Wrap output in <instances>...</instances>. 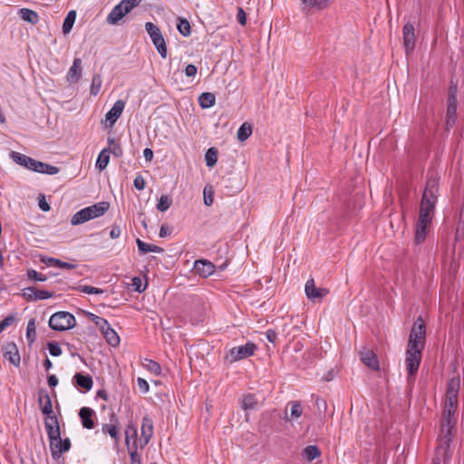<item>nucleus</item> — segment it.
<instances>
[{"label": "nucleus", "instance_id": "1", "mask_svg": "<svg viewBox=\"0 0 464 464\" xmlns=\"http://www.w3.org/2000/svg\"><path fill=\"white\" fill-rule=\"evenodd\" d=\"M458 406V400L446 399L440 433L439 435V454H443L444 458L450 455V445L453 437V429L455 426L454 414Z\"/></svg>", "mask_w": 464, "mask_h": 464}, {"label": "nucleus", "instance_id": "2", "mask_svg": "<svg viewBox=\"0 0 464 464\" xmlns=\"http://www.w3.org/2000/svg\"><path fill=\"white\" fill-rule=\"evenodd\" d=\"M438 195L439 179L437 178H430L426 182L418 217L428 218V220L432 221Z\"/></svg>", "mask_w": 464, "mask_h": 464}, {"label": "nucleus", "instance_id": "3", "mask_svg": "<svg viewBox=\"0 0 464 464\" xmlns=\"http://www.w3.org/2000/svg\"><path fill=\"white\" fill-rule=\"evenodd\" d=\"M110 208V203L107 201H101L92 206L82 208L72 215L71 224L78 226L92 219L103 216Z\"/></svg>", "mask_w": 464, "mask_h": 464}, {"label": "nucleus", "instance_id": "4", "mask_svg": "<svg viewBox=\"0 0 464 464\" xmlns=\"http://www.w3.org/2000/svg\"><path fill=\"white\" fill-rule=\"evenodd\" d=\"M426 342V324L424 321L415 323L411 330L408 347L411 350L423 351Z\"/></svg>", "mask_w": 464, "mask_h": 464}, {"label": "nucleus", "instance_id": "5", "mask_svg": "<svg viewBox=\"0 0 464 464\" xmlns=\"http://www.w3.org/2000/svg\"><path fill=\"white\" fill-rule=\"evenodd\" d=\"M145 29L149 34L154 46L156 47L158 53L162 58H166L168 54V50L166 46L165 39L161 34L160 29L155 25L151 22H147L145 24Z\"/></svg>", "mask_w": 464, "mask_h": 464}, {"label": "nucleus", "instance_id": "6", "mask_svg": "<svg viewBox=\"0 0 464 464\" xmlns=\"http://www.w3.org/2000/svg\"><path fill=\"white\" fill-rule=\"evenodd\" d=\"M45 430L50 442V450L53 454V447L63 448V440L61 439V431L58 420H49L45 423Z\"/></svg>", "mask_w": 464, "mask_h": 464}, {"label": "nucleus", "instance_id": "7", "mask_svg": "<svg viewBox=\"0 0 464 464\" xmlns=\"http://www.w3.org/2000/svg\"><path fill=\"white\" fill-rule=\"evenodd\" d=\"M38 402L42 413L46 416L44 420V424L50 419L58 420L57 417L53 414L51 397L45 390L39 391Z\"/></svg>", "mask_w": 464, "mask_h": 464}, {"label": "nucleus", "instance_id": "8", "mask_svg": "<svg viewBox=\"0 0 464 464\" xmlns=\"http://www.w3.org/2000/svg\"><path fill=\"white\" fill-rule=\"evenodd\" d=\"M256 350L254 343L248 342L244 345L233 347L230 350L231 362H237L252 356Z\"/></svg>", "mask_w": 464, "mask_h": 464}, {"label": "nucleus", "instance_id": "9", "mask_svg": "<svg viewBox=\"0 0 464 464\" xmlns=\"http://www.w3.org/2000/svg\"><path fill=\"white\" fill-rule=\"evenodd\" d=\"M96 324L99 325L101 333L105 338L106 342L112 347H117L120 345V336L118 333L110 326L108 321H96Z\"/></svg>", "mask_w": 464, "mask_h": 464}, {"label": "nucleus", "instance_id": "10", "mask_svg": "<svg viewBox=\"0 0 464 464\" xmlns=\"http://www.w3.org/2000/svg\"><path fill=\"white\" fill-rule=\"evenodd\" d=\"M421 353L422 351L420 350H411L407 348L405 362L407 372L410 375H413L417 372L421 360Z\"/></svg>", "mask_w": 464, "mask_h": 464}, {"label": "nucleus", "instance_id": "11", "mask_svg": "<svg viewBox=\"0 0 464 464\" xmlns=\"http://www.w3.org/2000/svg\"><path fill=\"white\" fill-rule=\"evenodd\" d=\"M140 431L141 435L139 440V445L140 449H143L148 445L153 435V421L148 416H145L142 419Z\"/></svg>", "mask_w": 464, "mask_h": 464}, {"label": "nucleus", "instance_id": "12", "mask_svg": "<svg viewBox=\"0 0 464 464\" xmlns=\"http://www.w3.org/2000/svg\"><path fill=\"white\" fill-rule=\"evenodd\" d=\"M431 222L432 221L428 220V218L418 217L414 237V240L417 244H420L426 239Z\"/></svg>", "mask_w": 464, "mask_h": 464}, {"label": "nucleus", "instance_id": "13", "mask_svg": "<svg viewBox=\"0 0 464 464\" xmlns=\"http://www.w3.org/2000/svg\"><path fill=\"white\" fill-rule=\"evenodd\" d=\"M402 35H403V45L406 52V54H409L411 53L415 47V33H414V26L411 23H407L403 26L402 30Z\"/></svg>", "mask_w": 464, "mask_h": 464}, {"label": "nucleus", "instance_id": "14", "mask_svg": "<svg viewBox=\"0 0 464 464\" xmlns=\"http://www.w3.org/2000/svg\"><path fill=\"white\" fill-rule=\"evenodd\" d=\"M287 408L290 409V412L288 413L287 409L285 411L284 420L285 422H294L303 415V406L298 401H289Z\"/></svg>", "mask_w": 464, "mask_h": 464}, {"label": "nucleus", "instance_id": "15", "mask_svg": "<svg viewBox=\"0 0 464 464\" xmlns=\"http://www.w3.org/2000/svg\"><path fill=\"white\" fill-rule=\"evenodd\" d=\"M305 295L308 299H321L328 295L326 288L316 287L314 279H309L304 287Z\"/></svg>", "mask_w": 464, "mask_h": 464}, {"label": "nucleus", "instance_id": "16", "mask_svg": "<svg viewBox=\"0 0 464 464\" xmlns=\"http://www.w3.org/2000/svg\"><path fill=\"white\" fill-rule=\"evenodd\" d=\"M125 108V102L122 100H118L111 110L105 115V121L109 123L110 127H112L121 115L123 112Z\"/></svg>", "mask_w": 464, "mask_h": 464}, {"label": "nucleus", "instance_id": "17", "mask_svg": "<svg viewBox=\"0 0 464 464\" xmlns=\"http://www.w3.org/2000/svg\"><path fill=\"white\" fill-rule=\"evenodd\" d=\"M10 156H11V159L15 163H17L30 170L36 171L37 167H38L37 163H39L38 160H34L26 155H24V154L16 152V151H12Z\"/></svg>", "mask_w": 464, "mask_h": 464}, {"label": "nucleus", "instance_id": "18", "mask_svg": "<svg viewBox=\"0 0 464 464\" xmlns=\"http://www.w3.org/2000/svg\"><path fill=\"white\" fill-rule=\"evenodd\" d=\"M4 358L13 365H20L21 357L16 344L13 342L7 343L4 347Z\"/></svg>", "mask_w": 464, "mask_h": 464}, {"label": "nucleus", "instance_id": "19", "mask_svg": "<svg viewBox=\"0 0 464 464\" xmlns=\"http://www.w3.org/2000/svg\"><path fill=\"white\" fill-rule=\"evenodd\" d=\"M193 269L201 277H208L214 274L215 266L210 261L200 259L194 262Z\"/></svg>", "mask_w": 464, "mask_h": 464}, {"label": "nucleus", "instance_id": "20", "mask_svg": "<svg viewBox=\"0 0 464 464\" xmlns=\"http://www.w3.org/2000/svg\"><path fill=\"white\" fill-rule=\"evenodd\" d=\"M82 60L80 58H74L66 75L67 82L70 83L79 82L82 77Z\"/></svg>", "mask_w": 464, "mask_h": 464}, {"label": "nucleus", "instance_id": "21", "mask_svg": "<svg viewBox=\"0 0 464 464\" xmlns=\"http://www.w3.org/2000/svg\"><path fill=\"white\" fill-rule=\"evenodd\" d=\"M457 113V98H456V90L450 91L448 101V108H447V125L452 126L455 122Z\"/></svg>", "mask_w": 464, "mask_h": 464}, {"label": "nucleus", "instance_id": "22", "mask_svg": "<svg viewBox=\"0 0 464 464\" xmlns=\"http://www.w3.org/2000/svg\"><path fill=\"white\" fill-rule=\"evenodd\" d=\"M95 416V411L89 407H82L79 411V417L82 421V425L83 428L92 430L94 428L93 417Z\"/></svg>", "mask_w": 464, "mask_h": 464}, {"label": "nucleus", "instance_id": "23", "mask_svg": "<svg viewBox=\"0 0 464 464\" xmlns=\"http://www.w3.org/2000/svg\"><path fill=\"white\" fill-rule=\"evenodd\" d=\"M361 361L372 370L379 369L378 360L372 350L364 349L360 353Z\"/></svg>", "mask_w": 464, "mask_h": 464}, {"label": "nucleus", "instance_id": "24", "mask_svg": "<svg viewBox=\"0 0 464 464\" xmlns=\"http://www.w3.org/2000/svg\"><path fill=\"white\" fill-rule=\"evenodd\" d=\"M334 0H302L304 9L324 10L328 8Z\"/></svg>", "mask_w": 464, "mask_h": 464}, {"label": "nucleus", "instance_id": "25", "mask_svg": "<svg viewBox=\"0 0 464 464\" xmlns=\"http://www.w3.org/2000/svg\"><path fill=\"white\" fill-rule=\"evenodd\" d=\"M24 295L32 300H44L52 296L48 291L38 290L35 287L25 288Z\"/></svg>", "mask_w": 464, "mask_h": 464}, {"label": "nucleus", "instance_id": "26", "mask_svg": "<svg viewBox=\"0 0 464 464\" xmlns=\"http://www.w3.org/2000/svg\"><path fill=\"white\" fill-rule=\"evenodd\" d=\"M123 7L119 3L116 5L107 16V23L109 24H116L119 21L123 18L127 14L123 11Z\"/></svg>", "mask_w": 464, "mask_h": 464}, {"label": "nucleus", "instance_id": "27", "mask_svg": "<svg viewBox=\"0 0 464 464\" xmlns=\"http://www.w3.org/2000/svg\"><path fill=\"white\" fill-rule=\"evenodd\" d=\"M73 379L75 380L76 384L85 392H89L92 388L93 381L90 375L76 373L73 376Z\"/></svg>", "mask_w": 464, "mask_h": 464}, {"label": "nucleus", "instance_id": "28", "mask_svg": "<svg viewBox=\"0 0 464 464\" xmlns=\"http://www.w3.org/2000/svg\"><path fill=\"white\" fill-rule=\"evenodd\" d=\"M41 261L49 266H56L64 269H73L75 267L73 264L63 262L54 257H42Z\"/></svg>", "mask_w": 464, "mask_h": 464}, {"label": "nucleus", "instance_id": "29", "mask_svg": "<svg viewBox=\"0 0 464 464\" xmlns=\"http://www.w3.org/2000/svg\"><path fill=\"white\" fill-rule=\"evenodd\" d=\"M459 385V379L452 378L448 383L446 399L458 400Z\"/></svg>", "mask_w": 464, "mask_h": 464}, {"label": "nucleus", "instance_id": "30", "mask_svg": "<svg viewBox=\"0 0 464 464\" xmlns=\"http://www.w3.org/2000/svg\"><path fill=\"white\" fill-rule=\"evenodd\" d=\"M130 440H133V445L131 447H135L137 445V449L140 447L139 440H137V428L133 423H129L125 430V441L129 446Z\"/></svg>", "mask_w": 464, "mask_h": 464}, {"label": "nucleus", "instance_id": "31", "mask_svg": "<svg viewBox=\"0 0 464 464\" xmlns=\"http://www.w3.org/2000/svg\"><path fill=\"white\" fill-rule=\"evenodd\" d=\"M49 326L55 331H65L73 328L76 321H48Z\"/></svg>", "mask_w": 464, "mask_h": 464}, {"label": "nucleus", "instance_id": "32", "mask_svg": "<svg viewBox=\"0 0 464 464\" xmlns=\"http://www.w3.org/2000/svg\"><path fill=\"white\" fill-rule=\"evenodd\" d=\"M216 97L211 92H203L198 97V103L201 108L208 109L215 105Z\"/></svg>", "mask_w": 464, "mask_h": 464}, {"label": "nucleus", "instance_id": "33", "mask_svg": "<svg viewBox=\"0 0 464 464\" xmlns=\"http://www.w3.org/2000/svg\"><path fill=\"white\" fill-rule=\"evenodd\" d=\"M19 14L24 21L28 22L32 24H35L39 20L37 13L28 8L20 9Z\"/></svg>", "mask_w": 464, "mask_h": 464}, {"label": "nucleus", "instance_id": "34", "mask_svg": "<svg viewBox=\"0 0 464 464\" xmlns=\"http://www.w3.org/2000/svg\"><path fill=\"white\" fill-rule=\"evenodd\" d=\"M110 161V154L109 150L103 149L98 155V158L96 160V168L99 170H103L107 168Z\"/></svg>", "mask_w": 464, "mask_h": 464}, {"label": "nucleus", "instance_id": "35", "mask_svg": "<svg viewBox=\"0 0 464 464\" xmlns=\"http://www.w3.org/2000/svg\"><path fill=\"white\" fill-rule=\"evenodd\" d=\"M136 243H137V246H138V249L142 254H146V253H150V252H153V253H160V252H162V248L161 247H160L158 246H155V245L147 244V243L141 241L139 238L136 240Z\"/></svg>", "mask_w": 464, "mask_h": 464}, {"label": "nucleus", "instance_id": "36", "mask_svg": "<svg viewBox=\"0 0 464 464\" xmlns=\"http://www.w3.org/2000/svg\"><path fill=\"white\" fill-rule=\"evenodd\" d=\"M142 366L156 376H159L161 373L160 365L153 360L147 358L144 359V361L142 362Z\"/></svg>", "mask_w": 464, "mask_h": 464}, {"label": "nucleus", "instance_id": "37", "mask_svg": "<svg viewBox=\"0 0 464 464\" xmlns=\"http://www.w3.org/2000/svg\"><path fill=\"white\" fill-rule=\"evenodd\" d=\"M102 430L104 434L110 435L116 443H118L120 436H119V429L114 423L104 424L102 428Z\"/></svg>", "mask_w": 464, "mask_h": 464}, {"label": "nucleus", "instance_id": "38", "mask_svg": "<svg viewBox=\"0 0 464 464\" xmlns=\"http://www.w3.org/2000/svg\"><path fill=\"white\" fill-rule=\"evenodd\" d=\"M303 455L306 460L312 461L321 455V451L317 446L310 445L304 448Z\"/></svg>", "mask_w": 464, "mask_h": 464}, {"label": "nucleus", "instance_id": "39", "mask_svg": "<svg viewBox=\"0 0 464 464\" xmlns=\"http://www.w3.org/2000/svg\"><path fill=\"white\" fill-rule=\"evenodd\" d=\"M76 19V13L75 11H70L66 17L63 20V34H69L73 26V24Z\"/></svg>", "mask_w": 464, "mask_h": 464}, {"label": "nucleus", "instance_id": "40", "mask_svg": "<svg viewBox=\"0 0 464 464\" xmlns=\"http://www.w3.org/2000/svg\"><path fill=\"white\" fill-rule=\"evenodd\" d=\"M257 401L253 394H246L241 401V407L244 411L254 410L256 408Z\"/></svg>", "mask_w": 464, "mask_h": 464}, {"label": "nucleus", "instance_id": "41", "mask_svg": "<svg viewBox=\"0 0 464 464\" xmlns=\"http://www.w3.org/2000/svg\"><path fill=\"white\" fill-rule=\"evenodd\" d=\"M251 134H252V126L247 122H244L237 130V139L240 141H244V140H247Z\"/></svg>", "mask_w": 464, "mask_h": 464}, {"label": "nucleus", "instance_id": "42", "mask_svg": "<svg viewBox=\"0 0 464 464\" xmlns=\"http://www.w3.org/2000/svg\"><path fill=\"white\" fill-rule=\"evenodd\" d=\"M36 172L44 173L49 175H55L59 172V169L55 166L49 165L39 161Z\"/></svg>", "mask_w": 464, "mask_h": 464}, {"label": "nucleus", "instance_id": "43", "mask_svg": "<svg viewBox=\"0 0 464 464\" xmlns=\"http://www.w3.org/2000/svg\"><path fill=\"white\" fill-rule=\"evenodd\" d=\"M71 448V441L68 438L63 440V448H57V445L53 447V458L59 459L63 452H66Z\"/></svg>", "mask_w": 464, "mask_h": 464}, {"label": "nucleus", "instance_id": "44", "mask_svg": "<svg viewBox=\"0 0 464 464\" xmlns=\"http://www.w3.org/2000/svg\"><path fill=\"white\" fill-rule=\"evenodd\" d=\"M71 448V441L68 438L63 440V448H57V445L53 447V458L59 459L63 452H66Z\"/></svg>", "mask_w": 464, "mask_h": 464}, {"label": "nucleus", "instance_id": "45", "mask_svg": "<svg viewBox=\"0 0 464 464\" xmlns=\"http://www.w3.org/2000/svg\"><path fill=\"white\" fill-rule=\"evenodd\" d=\"M177 29L183 36H188L191 34V27L187 19L179 18Z\"/></svg>", "mask_w": 464, "mask_h": 464}, {"label": "nucleus", "instance_id": "46", "mask_svg": "<svg viewBox=\"0 0 464 464\" xmlns=\"http://www.w3.org/2000/svg\"><path fill=\"white\" fill-rule=\"evenodd\" d=\"M205 160L208 167H213L218 161V150L215 148H209L205 154Z\"/></svg>", "mask_w": 464, "mask_h": 464}, {"label": "nucleus", "instance_id": "47", "mask_svg": "<svg viewBox=\"0 0 464 464\" xmlns=\"http://www.w3.org/2000/svg\"><path fill=\"white\" fill-rule=\"evenodd\" d=\"M171 198L168 195H162L157 204V209L160 212H165L171 206Z\"/></svg>", "mask_w": 464, "mask_h": 464}, {"label": "nucleus", "instance_id": "48", "mask_svg": "<svg viewBox=\"0 0 464 464\" xmlns=\"http://www.w3.org/2000/svg\"><path fill=\"white\" fill-rule=\"evenodd\" d=\"M142 0H121L120 3L123 7V11L128 14L130 13L135 7L140 5Z\"/></svg>", "mask_w": 464, "mask_h": 464}, {"label": "nucleus", "instance_id": "49", "mask_svg": "<svg viewBox=\"0 0 464 464\" xmlns=\"http://www.w3.org/2000/svg\"><path fill=\"white\" fill-rule=\"evenodd\" d=\"M102 80L101 75L94 74L92 77V84H91V88H90L92 94L97 95L99 93L101 87H102Z\"/></svg>", "mask_w": 464, "mask_h": 464}, {"label": "nucleus", "instance_id": "50", "mask_svg": "<svg viewBox=\"0 0 464 464\" xmlns=\"http://www.w3.org/2000/svg\"><path fill=\"white\" fill-rule=\"evenodd\" d=\"M452 453H453V448L451 445H450V455L448 458H444L442 453L439 454V446H438L436 449V456L433 459L432 464H441V462H443L445 464V463L449 462L450 459H451Z\"/></svg>", "mask_w": 464, "mask_h": 464}, {"label": "nucleus", "instance_id": "51", "mask_svg": "<svg viewBox=\"0 0 464 464\" xmlns=\"http://www.w3.org/2000/svg\"><path fill=\"white\" fill-rule=\"evenodd\" d=\"M36 333H35V325L34 321H29L26 329V337L30 343H34L35 340Z\"/></svg>", "mask_w": 464, "mask_h": 464}, {"label": "nucleus", "instance_id": "52", "mask_svg": "<svg viewBox=\"0 0 464 464\" xmlns=\"http://www.w3.org/2000/svg\"><path fill=\"white\" fill-rule=\"evenodd\" d=\"M130 464H141L140 455L138 453L137 445L129 447Z\"/></svg>", "mask_w": 464, "mask_h": 464}, {"label": "nucleus", "instance_id": "53", "mask_svg": "<svg viewBox=\"0 0 464 464\" xmlns=\"http://www.w3.org/2000/svg\"><path fill=\"white\" fill-rule=\"evenodd\" d=\"M47 346L52 356H60L63 353L62 348L57 343H49Z\"/></svg>", "mask_w": 464, "mask_h": 464}, {"label": "nucleus", "instance_id": "54", "mask_svg": "<svg viewBox=\"0 0 464 464\" xmlns=\"http://www.w3.org/2000/svg\"><path fill=\"white\" fill-rule=\"evenodd\" d=\"M50 319H75L74 315L68 312H57L50 316Z\"/></svg>", "mask_w": 464, "mask_h": 464}, {"label": "nucleus", "instance_id": "55", "mask_svg": "<svg viewBox=\"0 0 464 464\" xmlns=\"http://www.w3.org/2000/svg\"><path fill=\"white\" fill-rule=\"evenodd\" d=\"M28 276L30 279H34L35 281L44 282L47 278L44 275L38 273L35 270L28 271Z\"/></svg>", "mask_w": 464, "mask_h": 464}, {"label": "nucleus", "instance_id": "56", "mask_svg": "<svg viewBox=\"0 0 464 464\" xmlns=\"http://www.w3.org/2000/svg\"><path fill=\"white\" fill-rule=\"evenodd\" d=\"M81 291L84 294L92 295V294H102L103 291L102 289L90 286V285H82L81 286Z\"/></svg>", "mask_w": 464, "mask_h": 464}, {"label": "nucleus", "instance_id": "57", "mask_svg": "<svg viewBox=\"0 0 464 464\" xmlns=\"http://www.w3.org/2000/svg\"><path fill=\"white\" fill-rule=\"evenodd\" d=\"M137 385L139 387V389L143 392V393H146L149 392V389H150V385L149 383L147 382L146 380L139 377L137 379Z\"/></svg>", "mask_w": 464, "mask_h": 464}, {"label": "nucleus", "instance_id": "58", "mask_svg": "<svg viewBox=\"0 0 464 464\" xmlns=\"http://www.w3.org/2000/svg\"><path fill=\"white\" fill-rule=\"evenodd\" d=\"M133 185L136 189L142 190L145 188V180L141 176H137L133 180Z\"/></svg>", "mask_w": 464, "mask_h": 464}, {"label": "nucleus", "instance_id": "59", "mask_svg": "<svg viewBox=\"0 0 464 464\" xmlns=\"http://www.w3.org/2000/svg\"><path fill=\"white\" fill-rule=\"evenodd\" d=\"M198 72V68L194 64H188L185 68L187 77H194Z\"/></svg>", "mask_w": 464, "mask_h": 464}, {"label": "nucleus", "instance_id": "60", "mask_svg": "<svg viewBox=\"0 0 464 464\" xmlns=\"http://www.w3.org/2000/svg\"><path fill=\"white\" fill-rule=\"evenodd\" d=\"M106 149L109 150V154L112 153L116 157H121L122 155V150H121V145L119 143L114 144L113 147H109V148H106Z\"/></svg>", "mask_w": 464, "mask_h": 464}, {"label": "nucleus", "instance_id": "61", "mask_svg": "<svg viewBox=\"0 0 464 464\" xmlns=\"http://www.w3.org/2000/svg\"><path fill=\"white\" fill-rule=\"evenodd\" d=\"M132 285L135 287V290L139 293H141L145 290V286H142L141 280L139 277H134L132 279Z\"/></svg>", "mask_w": 464, "mask_h": 464}, {"label": "nucleus", "instance_id": "62", "mask_svg": "<svg viewBox=\"0 0 464 464\" xmlns=\"http://www.w3.org/2000/svg\"><path fill=\"white\" fill-rule=\"evenodd\" d=\"M237 21L240 24L245 25L246 23V14L245 11L242 8H239L237 11Z\"/></svg>", "mask_w": 464, "mask_h": 464}, {"label": "nucleus", "instance_id": "63", "mask_svg": "<svg viewBox=\"0 0 464 464\" xmlns=\"http://www.w3.org/2000/svg\"><path fill=\"white\" fill-rule=\"evenodd\" d=\"M121 234V229L119 226L114 225L110 232V237L112 239L118 238Z\"/></svg>", "mask_w": 464, "mask_h": 464}, {"label": "nucleus", "instance_id": "64", "mask_svg": "<svg viewBox=\"0 0 464 464\" xmlns=\"http://www.w3.org/2000/svg\"><path fill=\"white\" fill-rule=\"evenodd\" d=\"M170 234L169 228L166 225H162L160 229V237H166Z\"/></svg>", "mask_w": 464, "mask_h": 464}]
</instances>
